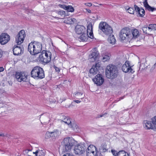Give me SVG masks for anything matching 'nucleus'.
<instances>
[{
	"label": "nucleus",
	"mask_w": 156,
	"mask_h": 156,
	"mask_svg": "<svg viewBox=\"0 0 156 156\" xmlns=\"http://www.w3.org/2000/svg\"><path fill=\"white\" fill-rule=\"evenodd\" d=\"M105 72L107 78L111 79L116 78L118 74V70L117 67L112 64H110L106 67Z\"/></svg>",
	"instance_id": "nucleus-1"
},
{
	"label": "nucleus",
	"mask_w": 156,
	"mask_h": 156,
	"mask_svg": "<svg viewBox=\"0 0 156 156\" xmlns=\"http://www.w3.org/2000/svg\"><path fill=\"white\" fill-rule=\"evenodd\" d=\"M42 48L41 43L36 41L30 43L28 46V51L32 55H35L40 53L42 50Z\"/></svg>",
	"instance_id": "nucleus-2"
},
{
	"label": "nucleus",
	"mask_w": 156,
	"mask_h": 156,
	"mask_svg": "<svg viewBox=\"0 0 156 156\" xmlns=\"http://www.w3.org/2000/svg\"><path fill=\"white\" fill-rule=\"evenodd\" d=\"M31 75L32 77L36 79L44 78L45 74L43 69L39 66H35L32 70Z\"/></svg>",
	"instance_id": "nucleus-3"
},
{
	"label": "nucleus",
	"mask_w": 156,
	"mask_h": 156,
	"mask_svg": "<svg viewBox=\"0 0 156 156\" xmlns=\"http://www.w3.org/2000/svg\"><path fill=\"white\" fill-rule=\"evenodd\" d=\"M76 141L72 137H67L64 138L62 144L66 151H69L75 144Z\"/></svg>",
	"instance_id": "nucleus-4"
},
{
	"label": "nucleus",
	"mask_w": 156,
	"mask_h": 156,
	"mask_svg": "<svg viewBox=\"0 0 156 156\" xmlns=\"http://www.w3.org/2000/svg\"><path fill=\"white\" fill-rule=\"evenodd\" d=\"M51 54L48 51L43 50L39 55L38 60L40 62L45 64L49 62L51 60Z\"/></svg>",
	"instance_id": "nucleus-5"
},
{
	"label": "nucleus",
	"mask_w": 156,
	"mask_h": 156,
	"mask_svg": "<svg viewBox=\"0 0 156 156\" xmlns=\"http://www.w3.org/2000/svg\"><path fill=\"white\" fill-rule=\"evenodd\" d=\"M99 28L104 34L107 35L111 34L113 32L112 27L105 22H101L99 24Z\"/></svg>",
	"instance_id": "nucleus-6"
},
{
	"label": "nucleus",
	"mask_w": 156,
	"mask_h": 156,
	"mask_svg": "<svg viewBox=\"0 0 156 156\" xmlns=\"http://www.w3.org/2000/svg\"><path fill=\"white\" fill-rule=\"evenodd\" d=\"M131 31L130 29L127 27L122 29L119 34L120 39L122 40H125L126 38H129L131 36Z\"/></svg>",
	"instance_id": "nucleus-7"
},
{
	"label": "nucleus",
	"mask_w": 156,
	"mask_h": 156,
	"mask_svg": "<svg viewBox=\"0 0 156 156\" xmlns=\"http://www.w3.org/2000/svg\"><path fill=\"white\" fill-rule=\"evenodd\" d=\"M86 149L85 145L80 144L75 146L74 152L76 154L81 155L85 152Z\"/></svg>",
	"instance_id": "nucleus-8"
},
{
	"label": "nucleus",
	"mask_w": 156,
	"mask_h": 156,
	"mask_svg": "<svg viewBox=\"0 0 156 156\" xmlns=\"http://www.w3.org/2000/svg\"><path fill=\"white\" fill-rule=\"evenodd\" d=\"M25 37V31L23 30L20 31L16 37V42L18 45H20L23 42Z\"/></svg>",
	"instance_id": "nucleus-9"
},
{
	"label": "nucleus",
	"mask_w": 156,
	"mask_h": 156,
	"mask_svg": "<svg viewBox=\"0 0 156 156\" xmlns=\"http://www.w3.org/2000/svg\"><path fill=\"white\" fill-rule=\"evenodd\" d=\"M87 156H96L97 150L96 147L93 145H89L86 149Z\"/></svg>",
	"instance_id": "nucleus-10"
},
{
	"label": "nucleus",
	"mask_w": 156,
	"mask_h": 156,
	"mask_svg": "<svg viewBox=\"0 0 156 156\" xmlns=\"http://www.w3.org/2000/svg\"><path fill=\"white\" fill-rule=\"evenodd\" d=\"M15 76L17 80L19 82L27 81V75L23 72H16Z\"/></svg>",
	"instance_id": "nucleus-11"
},
{
	"label": "nucleus",
	"mask_w": 156,
	"mask_h": 156,
	"mask_svg": "<svg viewBox=\"0 0 156 156\" xmlns=\"http://www.w3.org/2000/svg\"><path fill=\"white\" fill-rule=\"evenodd\" d=\"M99 55L98 51L94 48L92 50L91 53L89 54V59L90 62H94L97 59Z\"/></svg>",
	"instance_id": "nucleus-12"
},
{
	"label": "nucleus",
	"mask_w": 156,
	"mask_h": 156,
	"mask_svg": "<svg viewBox=\"0 0 156 156\" xmlns=\"http://www.w3.org/2000/svg\"><path fill=\"white\" fill-rule=\"evenodd\" d=\"M122 71L125 73L129 72L133 73L134 71L130 66L129 62L127 61L123 65L122 67Z\"/></svg>",
	"instance_id": "nucleus-13"
},
{
	"label": "nucleus",
	"mask_w": 156,
	"mask_h": 156,
	"mask_svg": "<svg viewBox=\"0 0 156 156\" xmlns=\"http://www.w3.org/2000/svg\"><path fill=\"white\" fill-rule=\"evenodd\" d=\"M93 80L97 85L100 86L103 83L104 79L101 74H98L93 79Z\"/></svg>",
	"instance_id": "nucleus-14"
},
{
	"label": "nucleus",
	"mask_w": 156,
	"mask_h": 156,
	"mask_svg": "<svg viewBox=\"0 0 156 156\" xmlns=\"http://www.w3.org/2000/svg\"><path fill=\"white\" fill-rule=\"evenodd\" d=\"M10 40L9 36L6 33H2L0 36V43L4 45L7 43Z\"/></svg>",
	"instance_id": "nucleus-15"
},
{
	"label": "nucleus",
	"mask_w": 156,
	"mask_h": 156,
	"mask_svg": "<svg viewBox=\"0 0 156 156\" xmlns=\"http://www.w3.org/2000/svg\"><path fill=\"white\" fill-rule=\"evenodd\" d=\"M100 66L98 63L96 64L95 66H93L92 68L90 70V73L93 75H94L98 73L99 69H100Z\"/></svg>",
	"instance_id": "nucleus-16"
},
{
	"label": "nucleus",
	"mask_w": 156,
	"mask_h": 156,
	"mask_svg": "<svg viewBox=\"0 0 156 156\" xmlns=\"http://www.w3.org/2000/svg\"><path fill=\"white\" fill-rule=\"evenodd\" d=\"M86 29L85 27L81 25H77L75 27V31L78 34H81L85 32Z\"/></svg>",
	"instance_id": "nucleus-17"
},
{
	"label": "nucleus",
	"mask_w": 156,
	"mask_h": 156,
	"mask_svg": "<svg viewBox=\"0 0 156 156\" xmlns=\"http://www.w3.org/2000/svg\"><path fill=\"white\" fill-rule=\"evenodd\" d=\"M135 10L138 15L140 17H143L145 15V12L144 9L142 8H140L137 5H134Z\"/></svg>",
	"instance_id": "nucleus-18"
},
{
	"label": "nucleus",
	"mask_w": 156,
	"mask_h": 156,
	"mask_svg": "<svg viewBox=\"0 0 156 156\" xmlns=\"http://www.w3.org/2000/svg\"><path fill=\"white\" fill-rule=\"evenodd\" d=\"M23 48H21L20 47L18 46L14 48L13 49L14 55H18L21 54V53H23Z\"/></svg>",
	"instance_id": "nucleus-19"
},
{
	"label": "nucleus",
	"mask_w": 156,
	"mask_h": 156,
	"mask_svg": "<svg viewBox=\"0 0 156 156\" xmlns=\"http://www.w3.org/2000/svg\"><path fill=\"white\" fill-rule=\"evenodd\" d=\"M143 124L144 126L146 129H153L154 128V126L150 121L145 120L143 122Z\"/></svg>",
	"instance_id": "nucleus-20"
},
{
	"label": "nucleus",
	"mask_w": 156,
	"mask_h": 156,
	"mask_svg": "<svg viewBox=\"0 0 156 156\" xmlns=\"http://www.w3.org/2000/svg\"><path fill=\"white\" fill-rule=\"evenodd\" d=\"M89 37V36L88 35V34L84 32L80 36L79 39L81 41L86 42L87 41Z\"/></svg>",
	"instance_id": "nucleus-21"
},
{
	"label": "nucleus",
	"mask_w": 156,
	"mask_h": 156,
	"mask_svg": "<svg viewBox=\"0 0 156 156\" xmlns=\"http://www.w3.org/2000/svg\"><path fill=\"white\" fill-rule=\"evenodd\" d=\"M49 114L48 113H45L40 115V119L42 121L45 122H47L49 119Z\"/></svg>",
	"instance_id": "nucleus-22"
},
{
	"label": "nucleus",
	"mask_w": 156,
	"mask_h": 156,
	"mask_svg": "<svg viewBox=\"0 0 156 156\" xmlns=\"http://www.w3.org/2000/svg\"><path fill=\"white\" fill-rule=\"evenodd\" d=\"M143 3L144 6L149 11L153 12L154 10L156 9L154 8L151 7L148 5L147 0H145Z\"/></svg>",
	"instance_id": "nucleus-23"
},
{
	"label": "nucleus",
	"mask_w": 156,
	"mask_h": 156,
	"mask_svg": "<svg viewBox=\"0 0 156 156\" xmlns=\"http://www.w3.org/2000/svg\"><path fill=\"white\" fill-rule=\"evenodd\" d=\"M115 39L114 35H110L108 38V42L112 44H114L115 42Z\"/></svg>",
	"instance_id": "nucleus-24"
},
{
	"label": "nucleus",
	"mask_w": 156,
	"mask_h": 156,
	"mask_svg": "<svg viewBox=\"0 0 156 156\" xmlns=\"http://www.w3.org/2000/svg\"><path fill=\"white\" fill-rule=\"evenodd\" d=\"M51 132V138L52 139H54L58 136L59 135V131L58 130H56L53 132Z\"/></svg>",
	"instance_id": "nucleus-25"
},
{
	"label": "nucleus",
	"mask_w": 156,
	"mask_h": 156,
	"mask_svg": "<svg viewBox=\"0 0 156 156\" xmlns=\"http://www.w3.org/2000/svg\"><path fill=\"white\" fill-rule=\"evenodd\" d=\"M133 37L136 38L139 36V33L137 29H135L132 31Z\"/></svg>",
	"instance_id": "nucleus-26"
},
{
	"label": "nucleus",
	"mask_w": 156,
	"mask_h": 156,
	"mask_svg": "<svg viewBox=\"0 0 156 156\" xmlns=\"http://www.w3.org/2000/svg\"><path fill=\"white\" fill-rule=\"evenodd\" d=\"M142 30L143 31V32L144 33L147 34H150L151 30L149 28V27H144L142 28Z\"/></svg>",
	"instance_id": "nucleus-27"
},
{
	"label": "nucleus",
	"mask_w": 156,
	"mask_h": 156,
	"mask_svg": "<svg viewBox=\"0 0 156 156\" xmlns=\"http://www.w3.org/2000/svg\"><path fill=\"white\" fill-rule=\"evenodd\" d=\"M62 121L64 122L65 123L67 124L68 125H71L72 122L71 121V119L69 117H67L66 118H64L63 120H62Z\"/></svg>",
	"instance_id": "nucleus-28"
},
{
	"label": "nucleus",
	"mask_w": 156,
	"mask_h": 156,
	"mask_svg": "<svg viewBox=\"0 0 156 156\" xmlns=\"http://www.w3.org/2000/svg\"><path fill=\"white\" fill-rule=\"evenodd\" d=\"M128 11V12L131 14H134V11H136L135 10L134 8L133 9L132 8L128 7L127 8V7L125 8Z\"/></svg>",
	"instance_id": "nucleus-29"
},
{
	"label": "nucleus",
	"mask_w": 156,
	"mask_h": 156,
	"mask_svg": "<svg viewBox=\"0 0 156 156\" xmlns=\"http://www.w3.org/2000/svg\"><path fill=\"white\" fill-rule=\"evenodd\" d=\"M100 149H102V151L104 152L107 151L108 150L107 148V145L105 144H102Z\"/></svg>",
	"instance_id": "nucleus-30"
},
{
	"label": "nucleus",
	"mask_w": 156,
	"mask_h": 156,
	"mask_svg": "<svg viewBox=\"0 0 156 156\" xmlns=\"http://www.w3.org/2000/svg\"><path fill=\"white\" fill-rule=\"evenodd\" d=\"M70 126H71V127L74 131H77L78 130L77 129L78 128V126L75 123L72 122Z\"/></svg>",
	"instance_id": "nucleus-31"
},
{
	"label": "nucleus",
	"mask_w": 156,
	"mask_h": 156,
	"mask_svg": "<svg viewBox=\"0 0 156 156\" xmlns=\"http://www.w3.org/2000/svg\"><path fill=\"white\" fill-rule=\"evenodd\" d=\"M145 65L144 64L142 63L140 64V65L139 69V71H140V70L141 71L145 70L147 69V68L148 67L147 66H146L145 67Z\"/></svg>",
	"instance_id": "nucleus-32"
},
{
	"label": "nucleus",
	"mask_w": 156,
	"mask_h": 156,
	"mask_svg": "<svg viewBox=\"0 0 156 156\" xmlns=\"http://www.w3.org/2000/svg\"><path fill=\"white\" fill-rule=\"evenodd\" d=\"M83 94V93L81 92H77L75 94V97L78 99H79V98H81V99H82L84 98Z\"/></svg>",
	"instance_id": "nucleus-33"
},
{
	"label": "nucleus",
	"mask_w": 156,
	"mask_h": 156,
	"mask_svg": "<svg viewBox=\"0 0 156 156\" xmlns=\"http://www.w3.org/2000/svg\"><path fill=\"white\" fill-rule=\"evenodd\" d=\"M93 25L91 23H89L88 25L87 26V33H88L89 31H92Z\"/></svg>",
	"instance_id": "nucleus-34"
},
{
	"label": "nucleus",
	"mask_w": 156,
	"mask_h": 156,
	"mask_svg": "<svg viewBox=\"0 0 156 156\" xmlns=\"http://www.w3.org/2000/svg\"><path fill=\"white\" fill-rule=\"evenodd\" d=\"M149 28L150 29L151 31L153 30H156V24H150L148 25Z\"/></svg>",
	"instance_id": "nucleus-35"
},
{
	"label": "nucleus",
	"mask_w": 156,
	"mask_h": 156,
	"mask_svg": "<svg viewBox=\"0 0 156 156\" xmlns=\"http://www.w3.org/2000/svg\"><path fill=\"white\" fill-rule=\"evenodd\" d=\"M110 59L109 56L108 55H105L102 58L103 61L105 62L108 60Z\"/></svg>",
	"instance_id": "nucleus-36"
},
{
	"label": "nucleus",
	"mask_w": 156,
	"mask_h": 156,
	"mask_svg": "<svg viewBox=\"0 0 156 156\" xmlns=\"http://www.w3.org/2000/svg\"><path fill=\"white\" fill-rule=\"evenodd\" d=\"M74 9L73 7L71 5L68 6L67 10L69 12H73L74 11Z\"/></svg>",
	"instance_id": "nucleus-37"
},
{
	"label": "nucleus",
	"mask_w": 156,
	"mask_h": 156,
	"mask_svg": "<svg viewBox=\"0 0 156 156\" xmlns=\"http://www.w3.org/2000/svg\"><path fill=\"white\" fill-rule=\"evenodd\" d=\"M37 156H44L45 155L44 153L42 150H38Z\"/></svg>",
	"instance_id": "nucleus-38"
},
{
	"label": "nucleus",
	"mask_w": 156,
	"mask_h": 156,
	"mask_svg": "<svg viewBox=\"0 0 156 156\" xmlns=\"http://www.w3.org/2000/svg\"><path fill=\"white\" fill-rule=\"evenodd\" d=\"M125 151H121L117 152V156H123L125 155Z\"/></svg>",
	"instance_id": "nucleus-39"
},
{
	"label": "nucleus",
	"mask_w": 156,
	"mask_h": 156,
	"mask_svg": "<svg viewBox=\"0 0 156 156\" xmlns=\"http://www.w3.org/2000/svg\"><path fill=\"white\" fill-rule=\"evenodd\" d=\"M107 113L105 112L104 113L102 114L98 115L96 117V118L98 119L101 117H104L106 115H107Z\"/></svg>",
	"instance_id": "nucleus-40"
},
{
	"label": "nucleus",
	"mask_w": 156,
	"mask_h": 156,
	"mask_svg": "<svg viewBox=\"0 0 156 156\" xmlns=\"http://www.w3.org/2000/svg\"><path fill=\"white\" fill-rule=\"evenodd\" d=\"M51 134L50 132H47L45 135V138L47 139L50 138V137L51 138Z\"/></svg>",
	"instance_id": "nucleus-41"
},
{
	"label": "nucleus",
	"mask_w": 156,
	"mask_h": 156,
	"mask_svg": "<svg viewBox=\"0 0 156 156\" xmlns=\"http://www.w3.org/2000/svg\"><path fill=\"white\" fill-rule=\"evenodd\" d=\"M152 123L153 125H155L156 124V116L151 119Z\"/></svg>",
	"instance_id": "nucleus-42"
},
{
	"label": "nucleus",
	"mask_w": 156,
	"mask_h": 156,
	"mask_svg": "<svg viewBox=\"0 0 156 156\" xmlns=\"http://www.w3.org/2000/svg\"><path fill=\"white\" fill-rule=\"evenodd\" d=\"M58 6L61 8H63L64 9L66 10H67V9L68 7V6H67L64 5H61V4H59L58 5Z\"/></svg>",
	"instance_id": "nucleus-43"
},
{
	"label": "nucleus",
	"mask_w": 156,
	"mask_h": 156,
	"mask_svg": "<svg viewBox=\"0 0 156 156\" xmlns=\"http://www.w3.org/2000/svg\"><path fill=\"white\" fill-rule=\"evenodd\" d=\"M111 152L114 156H117V152L116 151L114 150H112Z\"/></svg>",
	"instance_id": "nucleus-44"
},
{
	"label": "nucleus",
	"mask_w": 156,
	"mask_h": 156,
	"mask_svg": "<svg viewBox=\"0 0 156 156\" xmlns=\"http://www.w3.org/2000/svg\"><path fill=\"white\" fill-rule=\"evenodd\" d=\"M89 37L91 39H93L94 38V36L93 35V33L92 31H89Z\"/></svg>",
	"instance_id": "nucleus-45"
},
{
	"label": "nucleus",
	"mask_w": 156,
	"mask_h": 156,
	"mask_svg": "<svg viewBox=\"0 0 156 156\" xmlns=\"http://www.w3.org/2000/svg\"><path fill=\"white\" fill-rule=\"evenodd\" d=\"M54 69H55L56 72H60V70L59 68H58L56 67L55 66H54Z\"/></svg>",
	"instance_id": "nucleus-46"
},
{
	"label": "nucleus",
	"mask_w": 156,
	"mask_h": 156,
	"mask_svg": "<svg viewBox=\"0 0 156 156\" xmlns=\"http://www.w3.org/2000/svg\"><path fill=\"white\" fill-rule=\"evenodd\" d=\"M60 118L61 119L60 120H62H62H63L64 119V118H67V117L64 116V115H60ZM61 121H62V120H61Z\"/></svg>",
	"instance_id": "nucleus-47"
},
{
	"label": "nucleus",
	"mask_w": 156,
	"mask_h": 156,
	"mask_svg": "<svg viewBox=\"0 0 156 156\" xmlns=\"http://www.w3.org/2000/svg\"><path fill=\"white\" fill-rule=\"evenodd\" d=\"M63 156H74L72 154L69 153H67L64 154Z\"/></svg>",
	"instance_id": "nucleus-48"
},
{
	"label": "nucleus",
	"mask_w": 156,
	"mask_h": 156,
	"mask_svg": "<svg viewBox=\"0 0 156 156\" xmlns=\"http://www.w3.org/2000/svg\"><path fill=\"white\" fill-rule=\"evenodd\" d=\"M156 63H155L152 67L151 68V69L150 70L151 71H153V70L155 69V65H156Z\"/></svg>",
	"instance_id": "nucleus-49"
},
{
	"label": "nucleus",
	"mask_w": 156,
	"mask_h": 156,
	"mask_svg": "<svg viewBox=\"0 0 156 156\" xmlns=\"http://www.w3.org/2000/svg\"><path fill=\"white\" fill-rule=\"evenodd\" d=\"M3 52L2 50L0 49V59L2 57L3 55Z\"/></svg>",
	"instance_id": "nucleus-50"
},
{
	"label": "nucleus",
	"mask_w": 156,
	"mask_h": 156,
	"mask_svg": "<svg viewBox=\"0 0 156 156\" xmlns=\"http://www.w3.org/2000/svg\"><path fill=\"white\" fill-rule=\"evenodd\" d=\"M81 102V101L79 100H74L72 102V104L74 102H76L77 103H79Z\"/></svg>",
	"instance_id": "nucleus-51"
},
{
	"label": "nucleus",
	"mask_w": 156,
	"mask_h": 156,
	"mask_svg": "<svg viewBox=\"0 0 156 156\" xmlns=\"http://www.w3.org/2000/svg\"><path fill=\"white\" fill-rule=\"evenodd\" d=\"M85 5H86L87 6H90L92 5V4L91 3H85Z\"/></svg>",
	"instance_id": "nucleus-52"
},
{
	"label": "nucleus",
	"mask_w": 156,
	"mask_h": 156,
	"mask_svg": "<svg viewBox=\"0 0 156 156\" xmlns=\"http://www.w3.org/2000/svg\"><path fill=\"white\" fill-rule=\"evenodd\" d=\"M70 20L72 21V22H70L69 23L70 24H72L73 23V20H75V19H74V18H73V19H70Z\"/></svg>",
	"instance_id": "nucleus-53"
},
{
	"label": "nucleus",
	"mask_w": 156,
	"mask_h": 156,
	"mask_svg": "<svg viewBox=\"0 0 156 156\" xmlns=\"http://www.w3.org/2000/svg\"><path fill=\"white\" fill-rule=\"evenodd\" d=\"M4 70V68L2 67H0V73L3 72Z\"/></svg>",
	"instance_id": "nucleus-54"
},
{
	"label": "nucleus",
	"mask_w": 156,
	"mask_h": 156,
	"mask_svg": "<svg viewBox=\"0 0 156 156\" xmlns=\"http://www.w3.org/2000/svg\"><path fill=\"white\" fill-rule=\"evenodd\" d=\"M38 150L36 151L35 152H33V154H35V156H37L38 154Z\"/></svg>",
	"instance_id": "nucleus-55"
},
{
	"label": "nucleus",
	"mask_w": 156,
	"mask_h": 156,
	"mask_svg": "<svg viewBox=\"0 0 156 156\" xmlns=\"http://www.w3.org/2000/svg\"><path fill=\"white\" fill-rule=\"evenodd\" d=\"M86 10L88 13H90L91 12V10L88 9H86Z\"/></svg>",
	"instance_id": "nucleus-56"
},
{
	"label": "nucleus",
	"mask_w": 156,
	"mask_h": 156,
	"mask_svg": "<svg viewBox=\"0 0 156 156\" xmlns=\"http://www.w3.org/2000/svg\"><path fill=\"white\" fill-rule=\"evenodd\" d=\"M0 136H7L6 135L5 136L4 135V134H0Z\"/></svg>",
	"instance_id": "nucleus-57"
},
{
	"label": "nucleus",
	"mask_w": 156,
	"mask_h": 156,
	"mask_svg": "<svg viewBox=\"0 0 156 156\" xmlns=\"http://www.w3.org/2000/svg\"><path fill=\"white\" fill-rule=\"evenodd\" d=\"M121 99H122L123 98V97H121L120 98Z\"/></svg>",
	"instance_id": "nucleus-58"
},
{
	"label": "nucleus",
	"mask_w": 156,
	"mask_h": 156,
	"mask_svg": "<svg viewBox=\"0 0 156 156\" xmlns=\"http://www.w3.org/2000/svg\"><path fill=\"white\" fill-rule=\"evenodd\" d=\"M126 152H125V155H123V156H126Z\"/></svg>",
	"instance_id": "nucleus-59"
},
{
	"label": "nucleus",
	"mask_w": 156,
	"mask_h": 156,
	"mask_svg": "<svg viewBox=\"0 0 156 156\" xmlns=\"http://www.w3.org/2000/svg\"><path fill=\"white\" fill-rule=\"evenodd\" d=\"M28 151H31V150H28Z\"/></svg>",
	"instance_id": "nucleus-60"
},
{
	"label": "nucleus",
	"mask_w": 156,
	"mask_h": 156,
	"mask_svg": "<svg viewBox=\"0 0 156 156\" xmlns=\"http://www.w3.org/2000/svg\"><path fill=\"white\" fill-rule=\"evenodd\" d=\"M62 13H63V12H62Z\"/></svg>",
	"instance_id": "nucleus-61"
}]
</instances>
